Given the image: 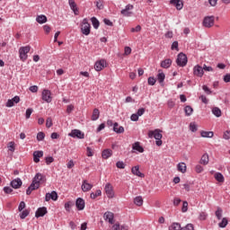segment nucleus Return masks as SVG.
Listing matches in <instances>:
<instances>
[{"instance_id":"nucleus-40","label":"nucleus","mask_w":230,"mask_h":230,"mask_svg":"<svg viewBox=\"0 0 230 230\" xmlns=\"http://www.w3.org/2000/svg\"><path fill=\"white\" fill-rule=\"evenodd\" d=\"M169 230H182V227H181V224L180 223H172L169 226Z\"/></svg>"},{"instance_id":"nucleus-63","label":"nucleus","mask_w":230,"mask_h":230,"mask_svg":"<svg viewBox=\"0 0 230 230\" xmlns=\"http://www.w3.org/2000/svg\"><path fill=\"white\" fill-rule=\"evenodd\" d=\"M223 137L224 139H230V131L228 130L225 131Z\"/></svg>"},{"instance_id":"nucleus-46","label":"nucleus","mask_w":230,"mask_h":230,"mask_svg":"<svg viewBox=\"0 0 230 230\" xmlns=\"http://www.w3.org/2000/svg\"><path fill=\"white\" fill-rule=\"evenodd\" d=\"M44 137H46V134L42 131L37 134V141H44Z\"/></svg>"},{"instance_id":"nucleus-47","label":"nucleus","mask_w":230,"mask_h":230,"mask_svg":"<svg viewBox=\"0 0 230 230\" xmlns=\"http://www.w3.org/2000/svg\"><path fill=\"white\" fill-rule=\"evenodd\" d=\"M120 13H121V15H123L124 17H132V15H133V13L132 12H129V11H125V10H121L120 11Z\"/></svg>"},{"instance_id":"nucleus-5","label":"nucleus","mask_w":230,"mask_h":230,"mask_svg":"<svg viewBox=\"0 0 230 230\" xmlns=\"http://www.w3.org/2000/svg\"><path fill=\"white\" fill-rule=\"evenodd\" d=\"M107 66V61L105 59H99L94 64V69L95 71H102V69H105Z\"/></svg>"},{"instance_id":"nucleus-17","label":"nucleus","mask_w":230,"mask_h":230,"mask_svg":"<svg viewBox=\"0 0 230 230\" xmlns=\"http://www.w3.org/2000/svg\"><path fill=\"white\" fill-rule=\"evenodd\" d=\"M81 188H82V190L85 193L93 190V184L87 182V180H84Z\"/></svg>"},{"instance_id":"nucleus-37","label":"nucleus","mask_w":230,"mask_h":230,"mask_svg":"<svg viewBox=\"0 0 230 230\" xmlns=\"http://www.w3.org/2000/svg\"><path fill=\"white\" fill-rule=\"evenodd\" d=\"M185 116H191L193 114V108L190 105L184 108Z\"/></svg>"},{"instance_id":"nucleus-59","label":"nucleus","mask_w":230,"mask_h":230,"mask_svg":"<svg viewBox=\"0 0 230 230\" xmlns=\"http://www.w3.org/2000/svg\"><path fill=\"white\" fill-rule=\"evenodd\" d=\"M181 230H195V228L192 224H188L185 227H181Z\"/></svg>"},{"instance_id":"nucleus-18","label":"nucleus","mask_w":230,"mask_h":230,"mask_svg":"<svg viewBox=\"0 0 230 230\" xmlns=\"http://www.w3.org/2000/svg\"><path fill=\"white\" fill-rule=\"evenodd\" d=\"M68 4L70 6V9L74 12L75 15H78L80 13L75 0H68Z\"/></svg>"},{"instance_id":"nucleus-60","label":"nucleus","mask_w":230,"mask_h":230,"mask_svg":"<svg viewBox=\"0 0 230 230\" xmlns=\"http://www.w3.org/2000/svg\"><path fill=\"white\" fill-rule=\"evenodd\" d=\"M199 218L200 220H206V218H208V214L206 212H200Z\"/></svg>"},{"instance_id":"nucleus-20","label":"nucleus","mask_w":230,"mask_h":230,"mask_svg":"<svg viewBox=\"0 0 230 230\" xmlns=\"http://www.w3.org/2000/svg\"><path fill=\"white\" fill-rule=\"evenodd\" d=\"M44 155L42 151H34L33 152V161L34 163H40V157Z\"/></svg>"},{"instance_id":"nucleus-32","label":"nucleus","mask_w":230,"mask_h":230,"mask_svg":"<svg viewBox=\"0 0 230 230\" xmlns=\"http://www.w3.org/2000/svg\"><path fill=\"white\" fill-rule=\"evenodd\" d=\"M228 224L229 220H227V217H223L221 222L218 223V227H221V229H225V227H227Z\"/></svg>"},{"instance_id":"nucleus-8","label":"nucleus","mask_w":230,"mask_h":230,"mask_svg":"<svg viewBox=\"0 0 230 230\" xmlns=\"http://www.w3.org/2000/svg\"><path fill=\"white\" fill-rule=\"evenodd\" d=\"M39 188H40V184L32 180V182L26 190V195H31V191H35V190H39Z\"/></svg>"},{"instance_id":"nucleus-44","label":"nucleus","mask_w":230,"mask_h":230,"mask_svg":"<svg viewBox=\"0 0 230 230\" xmlns=\"http://www.w3.org/2000/svg\"><path fill=\"white\" fill-rule=\"evenodd\" d=\"M155 82H157V79L154 76H150L147 78V84L148 85H155Z\"/></svg>"},{"instance_id":"nucleus-35","label":"nucleus","mask_w":230,"mask_h":230,"mask_svg":"<svg viewBox=\"0 0 230 230\" xmlns=\"http://www.w3.org/2000/svg\"><path fill=\"white\" fill-rule=\"evenodd\" d=\"M212 114H214L216 118H220V116H222V111L218 107H214L212 109Z\"/></svg>"},{"instance_id":"nucleus-54","label":"nucleus","mask_w":230,"mask_h":230,"mask_svg":"<svg viewBox=\"0 0 230 230\" xmlns=\"http://www.w3.org/2000/svg\"><path fill=\"white\" fill-rule=\"evenodd\" d=\"M54 161H55V158H53V156H47L45 158L46 164H48V165H49Z\"/></svg>"},{"instance_id":"nucleus-26","label":"nucleus","mask_w":230,"mask_h":230,"mask_svg":"<svg viewBox=\"0 0 230 230\" xmlns=\"http://www.w3.org/2000/svg\"><path fill=\"white\" fill-rule=\"evenodd\" d=\"M172 66V59L170 58H165L161 62V67L164 69H168Z\"/></svg>"},{"instance_id":"nucleus-61","label":"nucleus","mask_w":230,"mask_h":230,"mask_svg":"<svg viewBox=\"0 0 230 230\" xmlns=\"http://www.w3.org/2000/svg\"><path fill=\"white\" fill-rule=\"evenodd\" d=\"M130 119H131V121H139V117L137 116V113H133V114L130 116Z\"/></svg>"},{"instance_id":"nucleus-39","label":"nucleus","mask_w":230,"mask_h":230,"mask_svg":"<svg viewBox=\"0 0 230 230\" xmlns=\"http://www.w3.org/2000/svg\"><path fill=\"white\" fill-rule=\"evenodd\" d=\"M214 177L216 181H217V182H224L225 181L224 174H222L221 172H216Z\"/></svg>"},{"instance_id":"nucleus-13","label":"nucleus","mask_w":230,"mask_h":230,"mask_svg":"<svg viewBox=\"0 0 230 230\" xmlns=\"http://www.w3.org/2000/svg\"><path fill=\"white\" fill-rule=\"evenodd\" d=\"M10 186L13 188V190H19V188L22 186V180H21V178H16L11 181Z\"/></svg>"},{"instance_id":"nucleus-51","label":"nucleus","mask_w":230,"mask_h":230,"mask_svg":"<svg viewBox=\"0 0 230 230\" xmlns=\"http://www.w3.org/2000/svg\"><path fill=\"white\" fill-rule=\"evenodd\" d=\"M116 166L117 168H119V170H125V163H123V161H119L116 163Z\"/></svg>"},{"instance_id":"nucleus-15","label":"nucleus","mask_w":230,"mask_h":230,"mask_svg":"<svg viewBox=\"0 0 230 230\" xmlns=\"http://www.w3.org/2000/svg\"><path fill=\"white\" fill-rule=\"evenodd\" d=\"M170 4L175 6L176 10H182L184 2L182 0H170Z\"/></svg>"},{"instance_id":"nucleus-30","label":"nucleus","mask_w":230,"mask_h":230,"mask_svg":"<svg viewBox=\"0 0 230 230\" xmlns=\"http://www.w3.org/2000/svg\"><path fill=\"white\" fill-rule=\"evenodd\" d=\"M157 81L159 82V84L161 85H164V78H166V75H164V73L160 72L157 75H156Z\"/></svg>"},{"instance_id":"nucleus-56","label":"nucleus","mask_w":230,"mask_h":230,"mask_svg":"<svg viewBox=\"0 0 230 230\" xmlns=\"http://www.w3.org/2000/svg\"><path fill=\"white\" fill-rule=\"evenodd\" d=\"M187 211H188V201H183L182 208H181V212L186 213Z\"/></svg>"},{"instance_id":"nucleus-4","label":"nucleus","mask_w":230,"mask_h":230,"mask_svg":"<svg viewBox=\"0 0 230 230\" xmlns=\"http://www.w3.org/2000/svg\"><path fill=\"white\" fill-rule=\"evenodd\" d=\"M68 136L76 139H84L85 137V134L80 129H72Z\"/></svg>"},{"instance_id":"nucleus-1","label":"nucleus","mask_w":230,"mask_h":230,"mask_svg":"<svg viewBox=\"0 0 230 230\" xmlns=\"http://www.w3.org/2000/svg\"><path fill=\"white\" fill-rule=\"evenodd\" d=\"M163 130L161 129H155L154 131H149L148 132V137H155L156 139L155 145L156 146H161L163 145V134H161Z\"/></svg>"},{"instance_id":"nucleus-53","label":"nucleus","mask_w":230,"mask_h":230,"mask_svg":"<svg viewBox=\"0 0 230 230\" xmlns=\"http://www.w3.org/2000/svg\"><path fill=\"white\" fill-rule=\"evenodd\" d=\"M8 148L10 152H15V142H9Z\"/></svg>"},{"instance_id":"nucleus-34","label":"nucleus","mask_w":230,"mask_h":230,"mask_svg":"<svg viewBox=\"0 0 230 230\" xmlns=\"http://www.w3.org/2000/svg\"><path fill=\"white\" fill-rule=\"evenodd\" d=\"M91 22L94 28V30H98L100 28V21L96 19V17H92L91 18Z\"/></svg>"},{"instance_id":"nucleus-33","label":"nucleus","mask_w":230,"mask_h":230,"mask_svg":"<svg viewBox=\"0 0 230 230\" xmlns=\"http://www.w3.org/2000/svg\"><path fill=\"white\" fill-rule=\"evenodd\" d=\"M201 137H213L215 136V133L213 131H204L202 130L200 132Z\"/></svg>"},{"instance_id":"nucleus-14","label":"nucleus","mask_w":230,"mask_h":230,"mask_svg":"<svg viewBox=\"0 0 230 230\" xmlns=\"http://www.w3.org/2000/svg\"><path fill=\"white\" fill-rule=\"evenodd\" d=\"M45 215H48V208L46 207L39 208L35 212L36 218H40V217H44Z\"/></svg>"},{"instance_id":"nucleus-45","label":"nucleus","mask_w":230,"mask_h":230,"mask_svg":"<svg viewBox=\"0 0 230 230\" xmlns=\"http://www.w3.org/2000/svg\"><path fill=\"white\" fill-rule=\"evenodd\" d=\"M190 130L192 132H197V130H199V128L195 122L190 123Z\"/></svg>"},{"instance_id":"nucleus-12","label":"nucleus","mask_w":230,"mask_h":230,"mask_svg":"<svg viewBox=\"0 0 230 230\" xmlns=\"http://www.w3.org/2000/svg\"><path fill=\"white\" fill-rule=\"evenodd\" d=\"M75 208H77L78 211H84V209H85V200L82 198H77L75 200Z\"/></svg>"},{"instance_id":"nucleus-28","label":"nucleus","mask_w":230,"mask_h":230,"mask_svg":"<svg viewBox=\"0 0 230 230\" xmlns=\"http://www.w3.org/2000/svg\"><path fill=\"white\" fill-rule=\"evenodd\" d=\"M100 119V110H98L97 108L93 109V114H92V121H97V119Z\"/></svg>"},{"instance_id":"nucleus-16","label":"nucleus","mask_w":230,"mask_h":230,"mask_svg":"<svg viewBox=\"0 0 230 230\" xmlns=\"http://www.w3.org/2000/svg\"><path fill=\"white\" fill-rule=\"evenodd\" d=\"M103 217L106 222H109V224H114V213L107 211L104 213Z\"/></svg>"},{"instance_id":"nucleus-43","label":"nucleus","mask_w":230,"mask_h":230,"mask_svg":"<svg viewBox=\"0 0 230 230\" xmlns=\"http://www.w3.org/2000/svg\"><path fill=\"white\" fill-rule=\"evenodd\" d=\"M30 215V210L28 209H24L22 211V213L20 214V218L22 220H24V218H26V217H28Z\"/></svg>"},{"instance_id":"nucleus-11","label":"nucleus","mask_w":230,"mask_h":230,"mask_svg":"<svg viewBox=\"0 0 230 230\" xmlns=\"http://www.w3.org/2000/svg\"><path fill=\"white\" fill-rule=\"evenodd\" d=\"M32 181L40 185L42 182H46V176L40 172H37Z\"/></svg>"},{"instance_id":"nucleus-58","label":"nucleus","mask_w":230,"mask_h":230,"mask_svg":"<svg viewBox=\"0 0 230 230\" xmlns=\"http://www.w3.org/2000/svg\"><path fill=\"white\" fill-rule=\"evenodd\" d=\"M24 208H26V203L24 201H21L19 206H18V211H22V209H24Z\"/></svg>"},{"instance_id":"nucleus-7","label":"nucleus","mask_w":230,"mask_h":230,"mask_svg":"<svg viewBox=\"0 0 230 230\" xmlns=\"http://www.w3.org/2000/svg\"><path fill=\"white\" fill-rule=\"evenodd\" d=\"M215 24V16H207L203 20V26L205 28H211Z\"/></svg>"},{"instance_id":"nucleus-25","label":"nucleus","mask_w":230,"mask_h":230,"mask_svg":"<svg viewBox=\"0 0 230 230\" xmlns=\"http://www.w3.org/2000/svg\"><path fill=\"white\" fill-rule=\"evenodd\" d=\"M102 159H109V157H112V150L111 149H104L102 153Z\"/></svg>"},{"instance_id":"nucleus-41","label":"nucleus","mask_w":230,"mask_h":230,"mask_svg":"<svg viewBox=\"0 0 230 230\" xmlns=\"http://www.w3.org/2000/svg\"><path fill=\"white\" fill-rule=\"evenodd\" d=\"M97 197H102V190H97L95 192H92L90 194V199H96Z\"/></svg>"},{"instance_id":"nucleus-22","label":"nucleus","mask_w":230,"mask_h":230,"mask_svg":"<svg viewBox=\"0 0 230 230\" xmlns=\"http://www.w3.org/2000/svg\"><path fill=\"white\" fill-rule=\"evenodd\" d=\"M113 131H115L116 134H123V132H125V128H123V126H119L118 122H115L113 124Z\"/></svg>"},{"instance_id":"nucleus-42","label":"nucleus","mask_w":230,"mask_h":230,"mask_svg":"<svg viewBox=\"0 0 230 230\" xmlns=\"http://www.w3.org/2000/svg\"><path fill=\"white\" fill-rule=\"evenodd\" d=\"M73 206H75V203L73 201H67L66 203H65L66 211H67V213H70L71 208H73Z\"/></svg>"},{"instance_id":"nucleus-50","label":"nucleus","mask_w":230,"mask_h":230,"mask_svg":"<svg viewBox=\"0 0 230 230\" xmlns=\"http://www.w3.org/2000/svg\"><path fill=\"white\" fill-rule=\"evenodd\" d=\"M46 127H47V128H51V127H53V119H51V117H49L47 119Z\"/></svg>"},{"instance_id":"nucleus-19","label":"nucleus","mask_w":230,"mask_h":230,"mask_svg":"<svg viewBox=\"0 0 230 230\" xmlns=\"http://www.w3.org/2000/svg\"><path fill=\"white\" fill-rule=\"evenodd\" d=\"M194 75L202 78L204 76V68L199 65L194 66Z\"/></svg>"},{"instance_id":"nucleus-31","label":"nucleus","mask_w":230,"mask_h":230,"mask_svg":"<svg viewBox=\"0 0 230 230\" xmlns=\"http://www.w3.org/2000/svg\"><path fill=\"white\" fill-rule=\"evenodd\" d=\"M177 170L178 172H181V173H186V170H187L186 164L182 162L179 163L177 164Z\"/></svg>"},{"instance_id":"nucleus-24","label":"nucleus","mask_w":230,"mask_h":230,"mask_svg":"<svg viewBox=\"0 0 230 230\" xmlns=\"http://www.w3.org/2000/svg\"><path fill=\"white\" fill-rule=\"evenodd\" d=\"M200 164H203L204 166L209 164V155L208 153H205L199 161Z\"/></svg>"},{"instance_id":"nucleus-29","label":"nucleus","mask_w":230,"mask_h":230,"mask_svg":"<svg viewBox=\"0 0 230 230\" xmlns=\"http://www.w3.org/2000/svg\"><path fill=\"white\" fill-rule=\"evenodd\" d=\"M176 64L180 67H185V66H187V64H188V58H177Z\"/></svg>"},{"instance_id":"nucleus-62","label":"nucleus","mask_w":230,"mask_h":230,"mask_svg":"<svg viewBox=\"0 0 230 230\" xmlns=\"http://www.w3.org/2000/svg\"><path fill=\"white\" fill-rule=\"evenodd\" d=\"M223 80L226 84H229L230 82V74H226L223 77Z\"/></svg>"},{"instance_id":"nucleus-9","label":"nucleus","mask_w":230,"mask_h":230,"mask_svg":"<svg viewBox=\"0 0 230 230\" xmlns=\"http://www.w3.org/2000/svg\"><path fill=\"white\" fill-rule=\"evenodd\" d=\"M45 200L46 202H49V200L57 201L58 200V194L55 190L51 191V193L48 192L45 195Z\"/></svg>"},{"instance_id":"nucleus-38","label":"nucleus","mask_w":230,"mask_h":230,"mask_svg":"<svg viewBox=\"0 0 230 230\" xmlns=\"http://www.w3.org/2000/svg\"><path fill=\"white\" fill-rule=\"evenodd\" d=\"M134 204H136V206L141 207L143 206V197L141 196H137L134 199Z\"/></svg>"},{"instance_id":"nucleus-49","label":"nucleus","mask_w":230,"mask_h":230,"mask_svg":"<svg viewBox=\"0 0 230 230\" xmlns=\"http://www.w3.org/2000/svg\"><path fill=\"white\" fill-rule=\"evenodd\" d=\"M31 114H33V110L31 108H28L25 112L26 119H30V118L31 117Z\"/></svg>"},{"instance_id":"nucleus-57","label":"nucleus","mask_w":230,"mask_h":230,"mask_svg":"<svg viewBox=\"0 0 230 230\" xmlns=\"http://www.w3.org/2000/svg\"><path fill=\"white\" fill-rule=\"evenodd\" d=\"M75 111V105L70 104L66 107V114H71Z\"/></svg>"},{"instance_id":"nucleus-3","label":"nucleus","mask_w":230,"mask_h":230,"mask_svg":"<svg viewBox=\"0 0 230 230\" xmlns=\"http://www.w3.org/2000/svg\"><path fill=\"white\" fill-rule=\"evenodd\" d=\"M41 100H43V102H46V103H51V102H53L51 91L44 89L41 93Z\"/></svg>"},{"instance_id":"nucleus-27","label":"nucleus","mask_w":230,"mask_h":230,"mask_svg":"<svg viewBox=\"0 0 230 230\" xmlns=\"http://www.w3.org/2000/svg\"><path fill=\"white\" fill-rule=\"evenodd\" d=\"M36 22L39 24H44V23L48 22V17H46V15H44V14L38 15L36 17Z\"/></svg>"},{"instance_id":"nucleus-23","label":"nucleus","mask_w":230,"mask_h":230,"mask_svg":"<svg viewBox=\"0 0 230 230\" xmlns=\"http://www.w3.org/2000/svg\"><path fill=\"white\" fill-rule=\"evenodd\" d=\"M132 150H137L139 154H143V152H145V148H143V146H141L139 142H135L133 144Z\"/></svg>"},{"instance_id":"nucleus-64","label":"nucleus","mask_w":230,"mask_h":230,"mask_svg":"<svg viewBox=\"0 0 230 230\" xmlns=\"http://www.w3.org/2000/svg\"><path fill=\"white\" fill-rule=\"evenodd\" d=\"M119 228H120L119 223H116L111 226V230H119Z\"/></svg>"},{"instance_id":"nucleus-6","label":"nucleus","mask_w":230,"mask_h":230,"mask_svg":"<svg viewBox=\"0 0 230 230\" xmlns=\"http://www.w3.org/2000/svg\"><path fill=\"white\" fill-rule=\"evenodd\" d=\"M104 191L108 197V199H114V188L112 187V184L106 183L104 187Z\"/></svg>"},{"instance_id":"nucleus-55","label":"nucleus","mask_w":230,"mask_h":230,"mask_svg":"<svg viewBox=\"0 0 230 230\" xmlns=\"http://www.w3.org/2000/svg\"><path fill=\"white\" fill-rule=\"evenodd\" d=\"M195 171L197 173H202V172H204V167H202L200 164H198L195 167Z\"/></svg>"},{"instance_id":"nucleus-48","label":"nucleus","mask_w":230,"mask_h":230,"mask_svg":"<svg viewBox=\"0 0 230 230\" xmlns=\"http://www.w3.org/2000/svg\"><path fill=\"white\" fill-rule=\"evenodd\" d=\"M3 190H4V192L5 195H10V194L13 193V189H12L8 186L4 187Z\"/></svg>"},{"instance_id":"nucleus-10","label":"nucleus","mask_w":230,"mask_h":230,"mask_svg":"<svg viewBox=\"0 0 230 230\" xmlns=\"http://www.w3.org/2000/svg\"><path fill=\"white\" fill-rule=\"evenodd\" d=\"M31 49V47L30 46H25L22 47L19 49L20 53V58H28V52Z\"/></svg>"},{"instance_id":"nucleus-2","label":"nucleus","mask_w":230,"mask_h":230,"mask_svg":"<svg viewBox=\"0 0 230 230\" xmlns=\"http://www.w3.org/2000/svg\"><path fill=\"white\" fill-rule=\"evenodd\" d=\"M81 32L86 36L91 34V23L87 18H84L81 23Z\"/></svg>"},{"instance_id":"nucleus-21","label":"nucleus","mask_w":230,"mask_h":230,"mask_svg":"<svg viewBox=\"0 0 230 230\" xmlns=\"http://www.w3.org/2000/svg\"><path fill=\"white\" fill-rule=\"evenodd\" d=\"M131 173H133V175H137V177H145V174L139 171V165L133 166L131 168Z\"/></svg>"},{"instance_id":"nucleus-52","label":"nucleus","mask_w":230,"mask_h":230,"mask_svg":"<svg viewBox=\"0 0 230 230\" xmlns=\"http://www.w3.org/2000/svg\"><path fill=\"white\" fill-rule=\"evenodd\" d=\"M86 155L87 157H93V155H94V152H93V149L89 146L86 147Z\"/></svg>"},{"instance_id":"nucleus-36","label":"nucleus","mask_w":230,"mask_h":230,"mask_svg":"<svg viewBox=\"0 0 230 230\" xmlns=\"http://www.w3.org/2000/svg\"><path fill=\"white\" fill-rule=\"evenodd\" d=\"M224 213V210L222 209V208L217 207L215 215L217 218V220H222V214Z\"/></svg>"}]
</instances>
